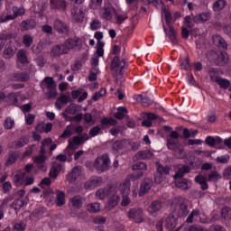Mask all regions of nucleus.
Segmentation results:
<instances>
[{"label": "nucleus", "instance_id": "obj_1", "mask_svg": "<svg viewBox=\"0 0 231 231\" xmlns=\"http://www.w3.org/2000/svg\"><path fill=\"white\" fill-rule=\"evenodd\" d=\"M129 65L125 61V60H120V57L116 56L112 60L110 69L112 71V75L116 80V84H118V72L119 75H124V69L127 68Z\"/></svg>", "mask_w": 231, "mask_h": 231}, {"label": "nucleus", "instance_id": "obj_2", "mask_svg": "<svg viewBox=\"0 0 231 231\" xmlns=\"http://www.w3.org/2000/svg\"><path fill=\"white\" fill-rule=\"evenodd\" d=\"M167 147L170 151H172V154L175 158L179 160H185V158H187L185 148H183V145L180 144V143H175L171 139H168Z\"/></svg>", "mask_w": 231, "mask_h": 231}, {"label": "nucleus", "instance_id": "obj_3", "mask_svg": "<svg viewBox=\"0 0 231 231\" xmlns=\"http://www.w3.org/2000/svg\"><path fill=\"white\" fill-rule=\"evenodd\" d=\"M94 167L97 172H106L111 167V159H109V154L105 153L98 156L95 162Z\"/></svg>", "mask_w": 231, "mask_h": 231}, {"label": "nucleus", "instance_id": "obj_4", "mask_svg": "<svg viewBox=\"0 0 231 231\" xmlns=\"http://www.w3.org/2000/svg\"><path fill=\"white\" fill-rule=\"evenodd\" d=\"M207 57L210 62H213L217 66H225L228 62V58L226 54L221 51L216 52L214 51H209Z\"/></svg>", "mask_w": 231, "mask_h": 231}, {"label": "nucleus", "instance_id": "obj_5", "mask_svg": "<svg viewBox=\"0 0 231 231\" xmlns=\"http://www.w3.org/2000/svg\"><path fill=\"white\" fill-rule=\"evenodd\" d=\"M53 30L60 33V35H65L68 37L69 35V25L66 23V22L60 20V19H56L53 23Z\"/></svg>", "mask_w": 231, "mask_h": 231}, {"label": "nucleus", "instance_id": "obj_6", "mask_svg": "<svg viewBox=\"0 0 231 231\" xmlns=\"http://www.w3.org/2000/svg\"><path fill=\"white\" fill-rule=\"evenodd\" d=\"M127 216L134 223H143V209L142 208H130Z\"/></svg>", "mask_w": 231, "mask_h": 231}, {"label": "nucleus", "instance_id": "obj_7", "mask_svg": "<svg viewBox=\"0 0 231 231\" xmlns=\"http://www.w3.org/2000/svg\"><path fill=\"white\" fill-rule=\"evenodd\" d=\"M63 44L67 46V48H69V51H80V50H82V40L79 37L69 38L65 40Z\"/></svg>", "mask_w": 231, "mask_h": 231}, {"label": "nucleus", "instance_id": "obj_8", "mask_svg": "<svg viewBox=\"0 0 231 231\" xmlns=\"http://www.w3.org/2000/svg\"><path fill=\"white\" fill-rule=\"evenodd\" d=\"M14 15L8 14L5 17H0V23H8V21H14V19H17L19 15H24L25 10L23 7H13Z\"/></svg>", "mask_w": 231, "mask_h": 231}, {"label": "nucleus", "instance_id": "obj_9", "mask_svg": "<svg viewBox=\"0 0 231 231\" xmlns=\"http://www.w3.org/2000/svg\"><path fill=\"white\" fill-rule=\"evenodd\" d=\"M51 53L52 57H60V55H66L69 53V47L64 45V43L60 45H54L51 48Z\"/></svg>", "mask_w": 231, "mask_h": 231}, {"label": "nucleus", "instance_id": "obj_10", "mask_svg": "<svg viewBox=\"0 0 231 231\" xmlns=\"http://www.w3.org/2000/svg\"><path fill=\"white\" fill-rule=\"evenodd\" d=\"M102 178L92 177L85 182L84 189H86V190H91V189H96V187L102 185Z\"/></svg>", "mask_w": 231, "mask_h": 231}, {"label": "nucleus", "instance_id": "obj_11", "mask_svg": "<svg viewBox=\"0 0 231 231\" xmlns=\"http://www.w3.org/2000/svg\"><path fill=\"white\" fill-rule=\"evenodd\" d=\"M162 208H163V202L162 200H153L148 207V212L152 216H156Z\"/></svg>", "mask_w": 231, "mask_h": 231}, {"label": "nucleus", "instance_id": "obj_12", "mask_svg": "<svg viewBox=\"0 0 231 231\" xmlns=\"http://www.w3.org/2000/svg\"><path fill=\"white\" fill-rule=\"evenodd\" d=\"M154 156V153L150 150L139 151L135 153L133 160L134 162H138L140 160H151Z\"/></svg>", "mask_w": 231, "mask_h": 231}, {"label": "nucleus", "instance_id": "obj_13", "mask_svg": "<svg viewBox=\"0 0 231 231\" xmlns=\"http://www.w3.org/2000/svg\"><path fill=\"white\" fill-rule=\"evenodd\" d=\"M151 187H152V179L146 178L143 180L140 190H139V196H143L144 194H147L149 190H151Z\"/></svg>", "mask_w": 231, "mask_h": 231}, {"label": "nucleus", "instance_id": "obj_14", "mask_svg": "<svg viewBox=\"0 0 231 231\" xmlns=\"http://www.w3.org/2000/svg\"><path fill=\"white\" fill-rule=\"evenodd\" d=\"M82 174V167L81 166H75L71 172L69 173L67 180L73 183V181H77L79 177Z\"/></svg>", "mask_w": 231, "mask_h": 231}, {"label": "nucleus", "instance_id": "obj_15", "mask_svg": "<svg viewBox=\"0 0 231 231\" xmlns=\"http://www.w3.org/2000/svg\"><path fill=\"white\" fill-rule=\"evenodd\" d=\"M12 80L14 82H28L30 80V74L28 72H19L11 74Z\"/></svg>", "mask_w": 231, "mask_h": 231}, {"label": "nucleus", "instance_id": "obj_16", "mask_svg": "<svg viewBox=\"0 0 231 231\" xmlns=\"http://www.w3.org/2000/svg\"><path fill=\"white\" fill-rule=\"evenodd\" d=\"M70 14L76 23H81V21H84V11L79 7H73L70 10Z\"/></svg>", "mask_w": 231, "mask_h": 231}, {"label": "nucleus", "instance_id": "obj_17", "mask_svg": "<svg viewBox=\"0 0 231 231\" xmlns=\"http://www.w3.org/2000/svg\"><path fill=\"white\" fill-rule=\"evenodd\" d=\"M211 39L213 44H215V46H217V48H222V50H226V48H228L226 42L225 41V39H223V37H221V35L215 34L212 36Z\"/></svg>", "mask_w": 231, "mask_h": 231}, {"label": "nucleus", "instance_id": "obj_18", "mask_svg": "<svg viewBox=\"0 0 231 231\" xmlns=\"http://www.w3.org/2000/svg\"><path fill=\"white\" fill-rule=\"evenodd\" d=\"M69 205L72 207V208H77L79 210V208H82V205H84V198H82L80 195H76L69 199Z\"/></svg>", "mask_w": 231, "mask_h": 231}, {"label": "nucleus", "instance_id": "obj_19", "mask_svg": "<svg viewBox=\"0 0 231 231\" xmlns=\"http://www.w3.org/2000/svg\"><path fill=\"white\" fill-rule=\"evenodd\" d=\"M167 26H168V29L165 25H163V30L166 35L169 37V39L172 41L174 44H176L178 42V39H176V35L178 32H176V29H174L172 25H167Z\"/></svg>", "mask_w": 231, "mask_h": 231}, {"label": "nucleus", "instance_id": "obj_20", "mask_svg": "<svg viewBox=\"0 0 231 231\" xmlns=\"http://www.w3.org/2000/svg\"><path fill=\"white\" fill-rule=\"evenodd\" d=\"M29 201H30V199H28V197H24L23 199H16L12 203V207L16 211L21 210L23 207H26V205H28Z\"/></svg>", "mask_w": 231, "mask_h": 231}, {"label": "nucleus", "instance_id": "obj_21", "mask_svg": "<svg viewBox=\"0 0 231 231\" xmlns=\"http://www.w3.org/2000/svg\"><path fill=\"white\" fill-rule=\"evenodd\" d=\"M16 51H17V48L15 47V45L12 43H7L4 50L5 59H12V57L15 55Z\"/></svg>", "mask_w": 231, "mask_h": 231}, {"label": "nucleus", "instance_id": "obj_22", "mask_svg": "<svg viewBox=\"0 0 231 231\" xmlns=\"http://www.w3.org/2000/svg\"><path fill=\"white\" fill-rule=\"evenodd\" d=\"M165 227L169 231H178L176 229V218L174 217V215L170 214L166 219H165Z\"/></svg>", "mask_w": 231, "mask_h": 231}, {"label": "nucleus", "instance_id": "obj_23", "mask_svg": "<svg viewBox=\"0 0 231 231\" xmlns=\"http://www.w3.org/2000/svg\"><path fill=\"white\" fill-rule=\"evenodd\" d=\"M120 201V197L118 195H113L109 198L107 204L105 207V209L109 212L113 210Z\"/></svg>", "mask_w": 231, "mask_h": 231}, {"label": "nucleus", "instance_id": "obj_24", "mask_svg": "<svg viewBox=\"0 0 231 231\" xmlns=\"http://www.w3.org/2000/svg\"><path fill=\"white\" fill-rule=\"evenodd\" d=\"M55 192H56L55 203L57 207H63V205H66V193L59 189H56Z\"/></svg>", "mask_w": 231, "mask_h": 231}, {"label": "nucleus", "instance_id": "obj_25", "mask_svg": "<svg viewBox=\"0 0 231 231\" xmlns=\"http://www.w3.org/2000/svg\"><path fill=\"white\" fill-rule=\"evenodd\" d=\"M50 5L52 10H66V1L64 0H50Z\"/></svg>", "mask_w": 231, "mask_h": 231}, {"label": "nucleus", "instance_id": "obj_26", "mask_svg": "<svg viewBox=\"0 0 231 231\" xmlns=\"http://www.w3.org/2000/svg\"><path fill=\"white\" fill-rule=\"evenodd\" d=\"M36 26L37 23L34 20H25L20 23L23 32H26V30H33Z\"/></svg>", "mask_w": 231, "mask_h": 231}, {"label": "nucleus", "instance_id": "obj_27", "mask_svg": "<svg viewBox=\"0 0 231 231\" xmlns=\"http://www.w3.org/2000/svg\"><path fill=\"white\" fill-rule=\"evenodd\" d=\"M102 18L106 21H111L113 19V5H105L103 8Z\"/></svg>", "mask_w": 231, "mask_h": 231}, {"label": "nucleus", "instance_id": "obj_28", "mask_svg": "<svg viewBox=\"0 0 231 231\" xmlns=\"http://www.w3.org/2000/svg\"><path fill=\"white\" fill-rule=\"evenodd\" d=\"M60 171H62V164L59 163V162H54L52 164V167L50 171V177L51 178H57L60 172Z\"/></svg>", "mask_w": 231, "mask_h": 231}, {"label": "nucleus", "instance_id": "obj_29", "mask_svg": "<svg viewBox=\"0 0 231 231\" xmlns=\"http://www.w3.org/2000/svg\"><path fill=\"white\" fill-rule=\"evenodd\" d=\"M178 217H186L189 216V204L182 202L180 204L177 213Z\"/></svg>", "mask_w": 231, "mask_h": 231}, {"label": "nucleus", "instance_id": "obj_30", "mask_svg": "<svg viewBox=\"0 0 231 231\" xmlns=\"http://www.w3.org/2000/svg\"><path fill=\"white\" fill-rule=\"evenodd\" d=\"M82 143H84V142L82 141L80 136L76 135L72 138V141H69V145L67 149H72V151H75V149H77L75 145H82Z\"/></svg>", "mask_w": 231, "mask_h": 231}, {"label": "nucleus", "instance_id": "obj_31", "mask_svg": "<svg viewBox=\"0 0 231 231\" xmlns=\"http://www.w3.org/2000/svg\"><path fill=\"white\" fill-rule=\"evenodd\" d=\"M52 128H53V124L51 123H47L46 125L42 123L36 125V131L38 133H50Z\"/></svg>", "mask_w": 231, "mask_h": 231}, {"label": "nucleus", "instance_id": "obj_32", "mask_svg": "<svg viewBox=\"0 0 231 231\" xmlns=\"http://www.w3.org/2000/svg\"><path fill=\"white\" fill-rule=\"evenodd\" d=\"M209 17L210 15L208 13H203L193 16L192 21L196 23V24H199V23H206V21H208Z\"/></svg>", "mask_w": 231, "mask_h": 231}, {"label": "nucleus", "instance_id": "obj_33", "mask_svg": "<svg viewBox=\"0 0 231 231\" xmlns=\"http://www.w3.org/2000/svg\"><path fill=\"white\" fill-rule=\"evenodd\" d=\"M156 171L160 174H162V176H169V174H171V167L163 166L160 164V162H156Z\"/></svg>", "mask_w": 231, "mask_h": 231}, {"label": "nucleus", "instance_id": "obj_34", "mask_svg": "<svg viewBox=\"0 0 231 231\" xmlns=\"http://www.w3.org/2000/svg\"><path fill=\"white\" fill-rule=\"evenodd\" d=\"M215 81L222 89H228L230 88V80L223 79L221 77H216Z\"/></svg>", "mask_w": 231, "mask_h": 231}, {"label": "nucleus", "instance_id": "obj_35", "mask_svg": "<svg viewBox=\"0 0 231 231\" xmlns=\"http://www.w3.org/2000/svg\"><path fill=\"white\" fill-rule=\"evenodd\" d=\"M162 12L164 14L167 26L172 25V14L171 13V10L167 9L165 6H162Z\"/></svg>", "mask_w": 231, "mask_h": 231}, {"label": "nucleus", "instance_id": "obj_36", "mask_svg": "<svg viewBox=\"0 0 231 231\" xmlns=\"http://www.w3.org/2000/svg\"><path fill=\"white\" fill-rule=\"evenodd\" d=\"M16 56L17 61L21 62V64H30V60H28V57H26V51L23 50L18 51Z\"/></svg>", "mask_w": 231, "mask_h": 231}, {"label": "nucleus", "instance_id": "obj_37", "mask_svg": "<svg viewBox=\"0 0 231 231\" xmlns=\"http://www.w3.org/2000/svg\"><path fill=\"white\" fill-rule=\"evenodd\" d=\"M196 183L200 184L202 190H207L208 189V184L207 183V178L199 174L195 178Z\"/></svg>", "mask_w": 231, "mask_h": 231}, {"label": "nucleus", "instance_id": "obj_38", "mask_svg": "<svg viewBox=\"0 0 231 231\" xmlns=\"http://www.w3.org/2000/svg\"><path fill=\"white\" fill-rule=\"evenodd\" d=\"M119 190L122 196H129V192H131V185L129 182H125L119 186Z\"/></svg>", "mask_w": 231, "mask_h": 231}, {"label": "nucleus", "instance_id": "obj_39", "mask_svg": "<svg viewBox=\"0 0 231 231\" xmlns=\"http://www.w3.org/2000/svg\"><path fill=\"white\" fill-rule=\"evenodd\" d=\"M190 172V169L188 166H183L179 169L178 172L173 176L175 180L181 179L185 174H189Z\"/></svg>", "mask_w": 231, "mask_h": 231}, {"label": "nucleus", "instance_id": "obj_40", "mask_svg": "<svg viewBox=\"0 0 231 231\" xmlns=\"http://www.w3.org/2000/svg\"><path fill=\"white\" fill-rule=\"evenodd\" d=\"M226 6V0H218L213 4V10L215 12H221Z\"/></svg>", "mask_w": 231, "mask_h": 231}, {"label": "nucleus", "instance_id": "obj_41", "mask_svg": "<svg viewBox=\"0 0 231 231\" xmlns=\"http://www.w3.org/2000/svg\"><path fill=\"white\" fill-rule=\"evenodd\" d=\"M125 145H127V141H125V140L116 141L112 144V149H113V151H120V150L124 149V147H125Z\"/></svg>", "mask_w": 231, "mask_h": 231}, {"label": "nucleus", "instance_id": "obj_42", "mask_svg": "<svg viewBox=\"0 0 231 231\" xmlns=\"http://www.w3.org/2000/svg\"><path fill=\"white\" fill-rule=\"evenodd\" d=\"M127 108L125 106H120L117 108V112L115 114V118H117V120H124V116L125 115H127Z\"/></svg>", "mask_w": 231, "mask_h": 231}, {"label": "nucleus", "instance_id": "obj_43", "mask_svg": "<svg viewBox=\"0 0 231 231\" xmlns=\"http://www.w3.org/2000/svg\"><path fill=\"white\" fill-rule=\"evenodd\" d=\"M25 176H26V173L24 172H19L16 175H14V181L17 187H19L20 185H23V183L24 182Z\"/></svg>", "mask_w": 231, "mask_h": 231}, {"label": "nucleus", "instance_id": "obj_44", "mask_svg": "<svg viewBox=\"0 0 231 231\" xmlns=\"http://www.w3.org/2000/svg\"><path fill=\"white\" fill-rule=\"evenodd\" d=\"M87 210L91 212V214H95L96 212H100V204L99 203H89L87 205Z\"/></svg>", "mask_w": 231, "mask_h": 231}, {"label": "nucleus", "instance_id": "obj_45", "mask_svg": "<svg viewBox=\"0 0 231 231\" xmlns=\"http://www.w3.org/2000/svg\"><path fill=\"white\" fill-rule=\"evenodd\" d=\"M221 180V175L217 171H211L208 174V181H214L215 183Z\"/></svg>", "mask_w": 231, "mask_h": 231}, {"label": "nucleus", "instance_id": "obj_46", "mask_svg": "<svg viewBox=\"0 0 231 231\" xmlns=\"http://www.w3.org/2000/svg\"><path fill=\"white\" fill-rule=\"evenodd\" d=\"M176 187H178V189H181V190H188L189 181L187 180V179H182L180 180H177Z\"/></svg>", "mask_w": 231, "mask_h": 231}, {"label": "nucleus", "instance_id": "obj_47", "mask_svg": "<svg viewBox=\"0 0 231 231\" xmlns=\"http://www.w3.org/2000/svg\"><path fill=\"white\" fill-rule=\"evenodd\" d=\"M132 171H147V163L138 162L132 166Z\"/></svg>", "mask_w": 231, "mask_h": 231}, {"label": "nucleus", "instance_id": "obj_48", "mask_svg": "<svg viewBox=\"0 0 231 231\" xmlns=\"http://www.w3.org/2000/svg\"><path fill=\"white\" fill-rule=\"evenodd\" d=\"M23 42L25 48H30L33 44V38L30 34H25L23 37Z\"/></svg>", "mask_w": 231, "mask_h": 231}, {"label": "nucleus", "instance_id": "obj_49", "mask_svg": "<svg viewBox=\"0 0 231 231\" xmlns=\"http://www.w3.org/2000/svg\"><path fill=\"white\" fill-rule=\"evenodd\" d=\"M28 142H29L28 137L23 136L20 138L18 141L14 142V147L17 149L20 147H24V145H27Z\"/></svg>", "mask_w": 231, "mask_h": 231}, {"label": "nucleus", "instance_id": "obj_50", "mask_svg": "<svg viewBox=\"0 0 231 231\" xmlns=\"http://www.w3.org/2000/svg\"><path fill=\"white\" fill-rule=\"evenodd\" d=\"M116 124H118V121H116V119L107 117H104L103 119H101V125H116Z\"/></svg>", "mask_w": 231, "mask_h": 231}, {"label": "nucleus", "instance_id": "obj_51", "mask_svg": "<svg viewBox=\"0 0 231 231\" xmlns=\"http://www.w3.org/2000/svg\"><path fill=\"white\" fill-rule=\"evenodd\" d=\"M79 106L75 104H70L69 106L66 107L65 113L68 115H77Z\"/></svg>", "mask_w": 231, "mask_h": 231}, {"label": "nucleus", "instance_id": "obj_52", "mask_svg": "<svg viewBox=\"0 0 231 231\" xmlns=\"http://www.w3.org/2000/svg\"><path fill=\"white\" fill-rule=\"evenodd\" d=\"M43 82L45 84H47V89L50 90V89H55L56 88V85H55V81H53V78H45L43 79Z\"/></svg>", "mask_w": 231, "mask_h": 231}, {"label": "nucleus", "instance_id": "obj_53", "mask_svg": "<svg viewBox=\"0 0 231 231\" xmlns=\"http://www.w3.org/2000/svg\"><path fill=\"white\" fill-rule=\"evenodd\" d=\"M136 99L141 100L143 106H151V104H152L151 99L147 97H143L142 94L137 95Z\"/></svg>", "mask_w": 231, "mask_h": 231}, {"label": "nucleus", "instance_id": "obj_54", "mask_svg": "<svg viewBox=\"0 0 231 231\" xmlns=\"http://www.w3.org/2000/svg\"><path fill=\"white\" fill-rule=\"evenodd\" d=\"M199 216V210L198 209H193L191 213L189 215V217L186 219V223H193L194 222V217Z\"/></svg>", "mask_w": 231, "mask_h": 231}, {"label": "nucleus", "instance_id": "obj_55", "mask_svg": "<svg viewBox=\"0 0 231 231\" xmlns=\"http://www.w3.org/2000/svg\"><path fill=\"white\" fill-rule=\"evenodd\" d=\"M48 91H49L48 93H45V97L47 100H51V98H56L57 96L59 95L57 93V88H51Z\"/></svg>", "mask_w": 231, "mask_h": 231}, {"label": "nucleus", "instance_id": "obj_56", "mask_svg": "<svg viewBox=\"0 0 231 231\" xmlns=\"http://www.w3.org/2000/svg\"><path fill=\"white\" fill-rule=\"evenodd\" d=\"M106 43H104V42H99L97 43V55H98V57H104V46Z\"/></svg>", "mask_w": 231, "mask_h": 231}, {"label": "nucleus", "instance_id": "obj_57", "mask_svg": "<svg viewBox=\"0 0 231 231\" xmlns=\"http://www.w3.org/2000/svg\"><path fill=\"white\" fill-rule=\"evenodd\" d=\"M15 162H17V154H15V152H12L9 154V157L7 159V161L5 162V165H13V163H15Z\"/></svg>", "mask_w": 231, "mask_h": 231}, {"label": "nucleus", "instance_id": "obj_58", "mask_svg": "<svg viewBox=\"0 0 231 231\" xmlns=\"http://www.w3.org/2000/svg\"><path fill=\"white\" fill-rule=\"evenodd\" d=\"M14 125H15V122L11 117H7L5 120V123H4L5 129H12L14 128Z\"/></svg>", "mask_w": 231, "mask_h": 231}, {"label": "nucleus", "instance_id": "obj_59", "mask_svg": "<svg viewBox=\"0 0 231 231\" xmlns=\"http://www.w3.org/2000/svg\"><path fill=\"white\" fill-rule=\"evenodd\" d=\"M100 28H102V23L99 20L95 19L91 22L90 30L95 31V30L100 29Z\"/></svg>", "mask_w": 231, "mask_h": 231}, {"label": "nucleus", "instance_id": "obj_60", "mask_svg": "<svg viewBox=\"0 0 231 231\" xmlns=\"http://www.w3.org/2000/svg\"><path fill=\"white\" fill-rule=\"evenodd\" d=\"M221 215H222V217H224V219H231V208H222Z\"/></svg>", "mask_w": 231, "mask_h": 231}, {"label": "nucleus", "instance_id": "obj_61", "mask_svg": "<svg viewBox=\"0 0 231 231\" xmlns=\"http://www.w3.org/2000/svg\"><path fill=\"white\" fill-rule=\"evenodd\" d=\"M101 128L100 126L97 125L90 129L89 135L92 137L97 136V134H100Z\"/></svg>", "mask_w": 231, "mask_h": 231}, {"label": "nucleus", "instance_id": "obj_62", "mask_svg": "<svg viewBox=\"0 0 231 231\" xmlns=\"http://www.w3.org/2000/svg\"><path fill=\"white\" fill-rule=\"evenodd\" d=\"M216 160L217 163H228L230 162V155L219 156Z\"/></svg>", "mask_w": 231, "mask_h": 231}, {"label": "nucleus", "instance_id": "obj_63", "mask_svg": "<svg viewBox=\"0 0 231 231\" xmlns=\"http://www.w3.org/2000/svg\"><path fill=\"white\" fill-rule=\"evenodd\" d=\"M223 177L225 180H231V165L224 170Z\"/></svg>", "mask_w": 231, "mask_h": 231}, {"label": "nucleus", "instance_id": "obj_64", "mask_svg": "<svg viewBox=\"0 0 231 231\" xmlns=\"http://www.w3.org/2000/svg\"><path fill=\"white\" fill-rule=\"evenodd\" d=\"M211 231H226V228L221 225H212L210 226Z\"/></svg>", "mask_w": 231, "mask_h": 231}]
</instances>
